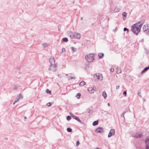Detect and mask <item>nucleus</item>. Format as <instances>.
Listing matches in <instances>:
<instances>
[{"label":"nucleus","mask_w":149,"mask_h":149,"mask_svg":"<svg viewBox=\"0 0 149 149\" xmlns=\"http://www.w3.org/2000/svg\"><path fill=\"white\" fill-rule=\"evenodd\" d=\"M103 96L104 99H106L107 97V95L105 91H104L102 94Z\"/></svg>","instance_id":"20"},{"label":"nucleus","mask_w":149,"mask_h":149,"mask_svg":"<svg viewBox=\"0 0 149 149\" xmlns=\"http://www.w3.org/2000/svg\"><path fill=\"white\" fill-rule=\"evenodd\" d=\"M107 105H108V106H110V104H109V103H108L107 104Z\"/></svg>","instance_id":"43"},{"label":"nucleus","mask_w":149,"mask_h":149,"mask_svg":"<svg viewBox=\"0 0 149 149\" xmlns=\"http://www.w3.org/2000/svg\"><path fill=\"white\" fill-rule=\"evenodd\" d=\"M72 117L74 119L76 120L77 121H78L79 122H80L82 124V122L81 120H80V119L77 116H75L72 115Z\"/></svg>","instance_id":"11"},{"label":"nucleus","mask_w":149,"mask_h":149,"mask_svg":"<svg viewBox=\"0 0 149 149\" xmlns=\"http://www.w3.org/2000/svg\"><path fill=\"white\" fill-rule=\"evenodd\" d=\"M123 17H126L127 16V14L126 12H123L122 13Z\"/></svg>","instance_id":"25"},{"label":"nucleus","mask_w":149,"mask_h":149,"mask_svg":"<svg viewBox=\"0 0 149 149\" xmlns=\"http://www.w3.org/2000/svg\"><path fill=\"white\" fill-rule=\"evenodd\" d=\"M143 23V21H140L132 25L131 31L134 34L137 35L140 32L141 28Z\"/></svg>","instance_id":"1"},{"label":"nucleus","mask_w":149,"mask_h":149,"mask_svg":"<svg viewBox=\"0 0 149 149\" xmlns=\"http://www.w3.org/2000/svg\"><path fill=\"white\" fill-rule=\"evenodd\" d=\"M65 48H63L62 50L61 53H63V52H65Z\"/></svg>","instance_id":"35"},{"label":"nucleus","mask_w":149,"mask_h":149,"mask_svg":"<svg viewBox=\"0 0 149 149\" xmlns=\"http://www.w3.org/2000/svg\"><path fill=\"white\" fill-rule=\"evenodd\" d=\"M70 115L72 117V115H73L72 113L70 112Z\"/></svg>","instance_id":"42"},{"label":"nucleus","mask_w":149,"mask_h":149,"mask_svg":"<svg viewBox=\"0 0 149 149\" xmlns=\"http://www.w3.org/2000/svg\"><path fill=\"white\" fill-rule=\"evenodd\" d=\"M17 87L16 86H14V90H17Z\"/></svg>","instance_id":"36"},{"label":"nucleus","mask_w":149,"mask_h":149,"mask_svg":"<svg viewBox=\"0 0 149 149\" xmlns=\"http://www.w3.org/2000/svg\"><path fill=\"white\" fill-rule=\"evenodd\" d=\"M88 91L91 93H93L94 92L95 89L94 88L91 87H89L88 89Z\"/></svg>","instance_id":"12"},{"label":"nucleus","mask_w":149,"mask_h":149,"mask_svg":"<svg viewBox=\"0 0 149 149\" xmlns=\"http://www.w3.org/2000/svg\"><path fill=\"white\" fill-rule=\"evenodd\" d=\"M143 31L147 34H149V26L144 25L143 27Z\"/></svg>","instance_id":"5"},{"label":"nucleus","mask_w":149,"mask_h":149,"mask_svg":"<svg viewBox=\"0 0 149 149\" xmlns=\"http://www.w3.org/2000/svg\"><path fill=\"white\" fill-rule=\"evenodd\" d=\"M143 136V134H138L136 135L135 137L136 138H141Z\"/></svg>","instance_id":"16"},{"label":"nucleus","mask_w":149,"mask_h":149,"mask_svg":"<svg viewBox=\"0 0 149 149\" xmlns=\"http://www.w3.org/2000/svg\"><path fill=\"white\" fill-rule=\"evenodd\" d=\"M68 41V38H63L61 40V41L62 42H67Z\"/></svg>","instance_id":"17"},{"label":"nucleus","mask_w":149,"mask_h":149,"mask_svg":"<svg viewBox=\"0 0 149 149\" xmlns=\"http://www.w3.org/2000/svg\"><path fill=\"white\" fill-rule=\"evenodd\" d=\"M67 131L69 132H71L72 131V129L70 128L69 127L67 129Z\"/></svg>","instance_id":"23"},{"label":"nucleus","mask_w":149,"mask_h":149,"mask_svg":"<svg viewBox=\"0 0 149 149\" xmlns=\"http://www.w3.org/2000/svg\"><path fill=\"white\" fill-rule=\"evenodd\" d=\"M119 86H117L116 87V89H118L119 88Z\"/></svg>","instance_id":"39"},{"label":"nucleus","mask_w":149,"mask_h":149,"mask_svg":"<svg viewBox=\"0 0 149 149\" xmlns=\"http://www.w3.org/2000/svg\"><path fill=\"white\" fill-rule=\"evenodd\" d=\"M129 111H130V109H129Z\"/></svg>","instance_id":"52"},{"label":"nucleus","mask_w":149,"mask_h":149,"mask_svg":"<svg viewBox=\"0 0 149 149\" xmlns=\"http://www.w3.org/2000/svg\"><path fill=\"white\" fill-rule=\"evenodd\" d=\"M120 10V8H118V7H116L114 10V13L118 12Z\"/></svg>","instance_id":"15"},{"label":"nucleus","mask_w":149,"mask_h":149,"mask_svg":"<svg viewBox=\"0 0 149 149\" xmlns=\"http://www.w3.org/2000/svg\"><path fill=\"white\" fill-rule=\"evenodd\" d=\"M143 101H144V102H146V99H143Z\"/></svg>","instance_id":"45"},{"label":"nucleus","mask_w":149,"mask_h":149,"mask_svg":"<svg viewBox=\"0 0 149 149\" xmlns=\"http://www.w3.org/2000/svg\"><path fill=\"white\" fill-rule=\"evenodd\" d=\"M16 102H15H15L13 103V104L14 105Z\"/></svg>","instance_id":"46"},{"label":"nucleus","mask_w":149,"mask_h":149,"mask_svg":"<svg viewBox=\"0 0 149 149\" xmlns=\"http://www.w3.org/2000/svg\"><path fill=\"white\" fill-rule=\"evenodd\" d=\"M138 95L140 97H141V94L140 93H138Z\"/></svg>","instance_id":"40"},{"label":"nucleus","mask_w":149,"mask_h":149,"mask_svg":"<svg viewBox=\"0 0 149 149\" xmlns=\"http://www.w3.org/2000/svg\"><path fill=\"white\" fill-rule=\"evenodd\" d=\"M115 133V130L114 129H111L108 135V138H110L112 136H113Z\"/></svg>","instance_id":"6"},{"label":"nucleus","mask_w":149,"mask_h":149,"mask_svg":"<svg viewBox=\"0 0 149 149\" xmlns=\"http://www.w3.org/2000/svg\"><path fill=\"white\" fill-rule=\"evenodd\" d=\"M86 82L83 81H81L79 84V85L80 86H83L86 84Z\"/></svg>","instance_id":"18"},{"label":"nucleus","mask_w":149,"mask_h":149,"mask_svg":"<svg viewBox=\"0 0 149 149\" xmlns=\"http://www.w3.org/2000/svg\"><path fill=\"white\" fill-rule=\"evenodd\" d=\"M23 98V96L22 94H19L15 99V102H18L20 99H22Z\"/></svg>","instance_id":"10"},{"label":"nucleus","mask_w":149,"mask_h":149,"mask_svg":"<svg viewBox=\"0 0 149 149\" xmlns=\"http://www.w3.org/2000/svg\"><path fill=\"white\" fill-rule=\"evenodd\" d=\"M70 37L72 39L77 38L79 39L81 38V35L79 33H75L73 35H70Z\"/></svg>","instance_id":"4"},{"label":"nucleus","mask_w":149,"mask_h":149,"mask_svg":"<svg viewBox=\"0 0 149 149\" xmlns=\"http://www.w3.org/2000/svg\"><path fill=\"white\" fill-rule=\"evenodd\" d=\"M50 64L49 66L48 70L52 72H55L57 70V65L55 63L54 58L51 56L49 59Z\"/></svg>","instance_id":"2"},{"label":"nucleus","mask_w":149,"mask_h":149,"mask_svg":"<svg viewBox=\"0 0 149 149\" xmlns=\"http://www.w3.org/2000/svg\"><path fill=\"white\" fill-rule=\"evenodd\" d=\"M98 124V120L95 121H94L93 122V126H96Z\"/></svg>","instance_id":"19"},{"label":"nucleus","mask_w":149,"mask_h":149,"mask_svg":"<svg viewBox=\"0 0 149 149\" xmlns=\"http://www.w3.org/2000/svg\"><path fill=\"white\" fill-rule=\"evenodd\" d=\"M71 117L70 116H68L67 117V120L68 121L70 120L71 119Z\"/></svg>","instance_id":"28"},{"label":"nucleus","mask_w":149,"mask_h":149,"mask_svg":"<svg viewBox=\"0 0 149 149\" xmlns=\"http://www.w3.org/2000/svg\"><path fill=\"white\" fill-rule=\"evenodd\" d=\"M145 143L146 144V148L149 149V136L147 137L145 140Z\"/></svg>","instance_id":"7"},{"label":"nucleus","mask_w":149,"mask_h":149,"mask_svg":"<svg viewBox=\"0 0 149 149\" xmlns=\"http://www.w3.org/2000/svg\"><path fill=\"white\" fill-rule=\"evenodd\" d=\"M74 1H73V3H74Z\"/></svg>","instance_id":"54"},{"label":"nucleus","mask_w":149,"mask_h":149,"mask_svg":"<svg viewBox=\"0 0 149 149\" xmlns=\"http://www.w3.org/2000/svg\"><path fill=\"white\" fill-rule=\"evenodd\" d=\"M90 111H88V113H90Z\"/></svg>","instance_id":"49"},{"label":"nucleus","mask_w":149,"mask_h":149,"mask_svg":"<svg viewBox=\"0 0 149 149\" xmlns=\"http://www.w3.org/2000/svg\"><path fill=\"white\" fill-rule=\"evenodd\" d=\"M74 1H73V3H74Z\"/></svg>","instance_id":"53"},{"label":"nucleus","mask_w":149,"mask_h":149,"mask_svg":"<svg viewBox=\"0 0 149 149\" xmlns=\"http://www.w3.org/2000/svg\"><path fill=\"white\" fill-rule=\"evenodd\" d=\"M110 71L112 72H113L114 71V69L113 68H111L110 69Z\"/></svg>","instance_id":"37"},{"label":"nucleus","mask_w":149,"mask_h":149,"mask_svg":"<svg viewBox=\"0 0 149 149\" xmlns=\"http://www.w3.org/2000/svg\"><path fill=\"white\" fill-rule=\"evenodd\" d=\"M75 79V77H70V76H69V77H68V80H70L71 79Z\"/></svg>","instance_id":"27"},{"label":"nucleus","mask_w":149,"mask_h":149,"mask_svg":"<svg viewBox=\"0 0 149 149\" xmlns=\"http://www.w3.org/2000/svg\"><path fill=\"white\" fill-rule=\"evenodd\" d=\"M81 20H82L83 19V17H81Z\"/></svg>","instance_id":"44"},{"label":"nucleus","mask_w":149,"mask_h":149,"mask_svg":"<svg viewBox=\"0 0 149 149\" xmlns=\"http://www.w3.org/2000/svg\"><path fill=\"white\" fill-rule=\"evenodd\" d=\"M123 94L125 96H126L127 94V92L126 91H125L123 93Z\"/></svg>","instance_id":"34"},{"label":"nucleus","mask_w":149,"mask_h":149,"mask_svg":"<svg viewBox=\"0 0 149 149\" xmlns=\"http://www.w3.org/2000/svg\"><path fill=\"white\" fill-rule=\"evenodd\" d=\"M46 92L47 93H48V94H50L51 93V91L49 90V89H47L46 90Z\"/></svg>","instance_id":"26"},{"label":"nucleus","mask_w":149,"mask_h":149,"mask_svg":"<svg viewBox=\"0 0 149 149\" xmlns=\"http://www.w3.org/2000/svg\"><path fill=\"white\" fill-rule=\"evenodd\" d=\"M24 118H25V119H26V116H24Z\"/></svg>","instance_id":"47"},{"label":"nucleus","mask_w":149,"mask_h":149,"mask_svg":"<svg viewBox=\"0 0 149 149\" xmlns=\"http://www.w3.org/2000/svg\"><path fill=\"white\" fill-rule=\"evenodd\" d=\"M121 70H118L116 72V73L117 74H119L120 73H121Z\"/></svg>","instance_id":"33"},{"label":"nucleus","mask_w":149,"mask_h":149,"mask_svg":"<svg viewBox=\"0 0 149 149\" xmlns=\"http://www.w3.org/2000/svg\"><path fill=\"white\" fill-rule=\"evenodd\" d=\"M104 56V54L103 53H100L98 54V56L99 57V58L100 59L102 58Z\"/></svg>","instance_id":"14"},{"label":"nucleus","mask_w":149,"mask_h":149,"mask_svg":"<svg viewBox=\"0 0 149 149\" xmlns=\"http://www.w3.org/2000/svg\"><path fill=\"white\" fill-rule=\"evenodd\" d=\"M123 30H124V31H127V33H128V31H129V29H127V28H126V27H125L124 28Z\"/></svg>","instance_id":"29"},{"label":"nucleus","mask_w":149,"mask_h":149,"mask_svg":"<svg viewBox=\"0 0 149 149\" xmlns=\"http://www.w3.org/2000/svg\"><path fill=\"white\" fill-rule=\"evenodd\" d=\"M65 75H68V74H65Z\"/></svg>","instance_id":"51"},{"label":"nucleus","mask_w":149,"mask_h":149,"mask_svg":"<svg viewBox=\"0 0 149 149\" xmlns=\"http://www.w3.org/2000/svg\"><path fill=\"white\" fill-rule=\"evenodd\" d=\"M85 58L87 61L89 63L93 62L94 60V55L93 54H90L86 56Z\"/></svg>","instance_id":"3"},{"label":"nucleus","mask_w":149,"mask_h":149,"mask_svg":"<svg viewBox=\"0 0 149 149\" xmlns=\"http://www.w3.org/2000/svg\"><path fill=\"white\" fill-rule=\"evenodd\" d=\"M80 143L79 141H77L76 143V145L77 146H78Z\"/></svg>","instance_id":"31"},{"label":"nucleus","mask_w":149,"mask_h":149,"mask_svg":"<svg viewBox=\"0 0 149 149\" xmlns=\"http://www.w3.org/2000/svg\"><path fill=\"white\" fill-rule=\"evenodd\" d=\"M71 49L74 52L76 50V49L74 47H71Z\"/></svg>","instance_id":"32"},{"label":"nucleus","mask_w":149,"mask_h":149,"mask_svg":"<svg viewBox=\"0 0 149 149\" xmlns=\"http://www.w3.org/2000/svg\"><path fill=\"white\" fill-rule=\"evenodd\" d=\"M5 139H6V140H7V138H6Z\"/></svg>","instance_id":"50"},{"label":"nucleus","mask_w":149,"mask_h":149,"mask_svg":"<svg viewBox=\"0 0 149 149\" xmlns=\"http://www.w3.org/2000/svg\"><path fill=\"white\" fill-rule=\"evenodd\" d=\"M80 96H81V94L79 93H77L76 95V96L77 97V98L78 99H79L80 98Z\"/></svg>","instance_id":"22"},{"label":"nucleus","mask_w":149,"mask_h":149,"mask_svg":"<svg viewBox=\"0 0 149 149\" xmlns=\"http://www.w3.org/2000/svg\"><path fill=\"white\" fill-rule=\"evenodd\" d=\"M96 149H100V148H97Z\"/></svg>","instance_id":"48"},{"label":"nucleus","mask_w":149,"mask_h":149,"mask_svg":"<svg viewBox=\"0 0 149 149\" xmlns=\"http://www.w3.org/2000/svg\"><path fill=\"white\" fill-rule=\"evenodd\" d=\"M126 18V17H123V19L124 20H125Z\"/></svg>","instance_id":"41"},{"label":"nucleus","mask_w":149,"mask_h":149,"mask_svg":"<svg viewBox=\"0 0 149 149\" xmlns=\"http://www.w3.org/2000/svg\"><path fill=\"white\" fill-rule=\"evenodd\" d=\"M42 45V47L44 48L48 46L47 44L46 43H43Z\"/></svg>","instance_id":"24"},{"label":"nucleus","mask_w":149,"mask_h":149,"mask_svg":"<svg viewBox=\"0 0 149 149\" xmlns=\"http://www.w3.org/2000/svg\"><path fill=\"white\" fill-rule=\"evenodd\" d=\"M47 105L48 107H50L52 105V103L50 102H48L47 104Z\"/></svg>","instance_id":"30"},{"label":"nucleus","mask_w":149,"mask_h":149,"mask_svg":"<svg viewBox=\"0 0 149 149\" xmlns=\"http://www.w3.org/2000/svg\"><path fill=\"white\" fill-rule=\"evenodd\" d=\"M96 132L97 133H102L104 132L103 128L102 127H98L95 130Z\"/></svg>","instance_id":"9"},{"label":"nucleus","mask_w":149,"mask_h":149,"mask_svg":"<svg viewBox=\"0 0 149 149\" xmlns=\"http://www.w3.org/2000/svg\"><path fill=\"white\" fill-rule=\"evenodd\" d=\"M149 69V66L145 67L143 70L141 71V74H143L146 72Z\"/></svg>","instance_id":"13"},{"label":"nucleus","mask_w":149,"mask_h":149,"mask_svg":"<svg viewBox=\"0 0 149 149\" xmlns=\"http://www.w3.org/2000/svg\"><path fill=\"white\" fill-rule=\"evenodd\" d=\"M128 112V110H127L126 111H124V112H123L122 114H121V116L122 117H123L125 119V118H124V114H125L127 112Z\"/></svg>","instance_id":"21"},{"label":"nucleus","mask_w":149,"mask_h":149,"mask_svg":"<svg viewBox=\"0 0 149 149\" xmlns=\"http://www.w3.org/2000/svg\"><path fill=\"white\" fill-rule=\"evenodd\" d=\"M61 26L60 25H59L58 26V30L59 31V29H60V28H61Z\"/></svg>","instance_id":"38"},{"label":"nucleus","mask_w":149,"mask_h":149,"mask_svg":"<svg viewBox=\"0 0 149 149\" xmlns=\"http://www.w3.org/2000/svg\"><path fill=\"white\" fill-rule=\"evenodd\" d=\"M95 77H96L99 80L101 81L103 79L102 75L101 74H96L94 75Z\"/></svg>","instance_id":"8"}]
</instances>
